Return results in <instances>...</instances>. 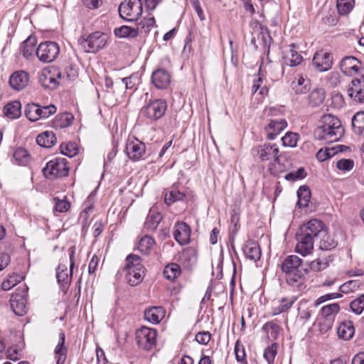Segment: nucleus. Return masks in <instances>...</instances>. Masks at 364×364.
<instances>
[{"label": "nucleus", "mask_w": 364, "mask_h": 364, "mask_svg": "<svg viewBox=\"0 0 364 364\" xmlns=\"http://www.w3.org/2000/svg\"><path fill=\"white\" fill-rule=\"evenodd\" d=\"M325 235L326 225L318 219H311L302 224L296 234V252L302 256L311 254L314 242Z\"/></svg>", "instance_id": "obj_1"}, {"label": "nucleus", "mask_w": 364, "mask_h": 364, "mask_svg": "<svg viewBox=\"0 0 364 364\" xmlns=\"http://www.w3.org/2000/svg\"><path fill=\"white\" fill-rule=\"evenodd\" d=\"M281 269L286 274V280L289 285L301 290L304 287L305 276L309 269L304 267L302 259L298 256H287L281 264Z\"/></svg>", "instance_id": "obj_2"}, {"label": "nucleus", "mask_w": 364, "mask_h": 364, "mask_svg": "<svg viewBox=\"0 0 364 364\" xmlns=\"http://www.w3.org/2000/svg\"><path fill=\"white\" fill-rule=\"evenodd\" d=\"M343 134L344 128L340 119L332 114H326L321 117L314 131V137L318 141L333 143L338 141Z\"/></svg>", "instance_id": "obj_3"}, {"label": "nucleus", "mask_w": 364, "mask_h": 364, "mask_svg": "<svg viewBox=\"0 0 364 364\" xmlns=\"http://www.w3.org/2000/svg\"><path fill=\"white\" fill-rule=\"evenodd\" d=\"M127 283L134 287L140 284L145 275V268L141 259L136 255H129L126 258V265L123 269Z\"/></svg>", "instance_id": "obj_4"}, {"label": "nucleus", "mask_w": 364, "mask_h": 364, "mask_svg": "<svg viewBox=\"0 0 364 364\" xmlns=\"http://www.w3.org/2000/svg\"><path fill=\"white\" fill-rule=\"evenodd\" d=\"M252 154L260 162H268L269 165L273 162L280 164L281 155L277 144L265 143L258 145L252 149Z\"/></svg>", "instance_id": "obj_5"}, {"label": "nucleus", "mask_w": 364, "mask_h": 364, "mask_svg": "<svg viewBox=\"0 0 364 364\" xmlns=\"http://www.w3.org/2000/svg\"><path fill=\"white\" fill-rule=\"evenodd\" d=\"M141 0H125L118 8L119 16L125 21H136L142 14Z\"/></svg>", "instance_id": "obj_6"}, {"label": "nucleus", "mask_w": 364, "mask_h": 364, "mask_svg": "<svg viewBox=\"0 0 364 364\" xmlns=\"http://www.w3.org/2000/svg\"><path fill=\"white\" fill-rule=\"evenodd\" d=\"M69 167L64 158H55L48 161L43 168L44 176L49 179L64 177L68 175Z\"/></svg>", "instance_id": "obj_7"}, {"label": "nucleus", "mask_w": 364, "mask_h": 364, "mask_svg": "<svg viewBox=\"0 0 364 364\" xmlns=\"http://www.w3.org/2000/svg\"><path fill=\"white\" fill-rule=\"evenodd\" d=\"M166 108L167 105L165 100H154L141 108L140 114L141 117L151 121H156L164 115Z\"/></svg>", "instance_id": "obj_8"}, {"label": "nucleus", "mask_w": 364, "mask_h": 364, "mask_svg": "<svg viewBox=\"0 0 364 364\" xmlns=\"http://www.w3.org/2000/svg\"><path fill=\"white\" fill-rule=\"evenodd\" d=\"M70 259V271L68 272L67 265L60 264L56 269V279L58 284L62 289L68 287L71 282L73 271L75 266V247L74 246L68 249Z\"/></svg>", "instance_id": "obj_9"}, {"label": "nucleus", "mask_w": 364, "mask_h": 364, "mask_svg": "<svg viewBox=\"0 0 364 364\" xmlns=\"http://www.w3.org/2000/svg\"><path fill=\"white\" fill-rule=\"evenodd\" d=\"M36 55L39 60L43 63H51L58 56L60 47L53 41H45L41 43L36 50Z\"/></svg>", "instance_id": "obj_10"}, {"label": "nucleus", "mask_w": 364, "mask_h": 364, "mask_svg": "<svg viewBox=\"0 0 364 364\" xmlns=\"http://www.w3.org/2000/svg\"><path fill=\"white\" fill-rule=\"evenodd\" d=\"M107 36L102 32L96 31L90 33L86 38L83 39L80 44L85 50L88 53H96L105 47L107 41Z\"/></svg>", "instance_id": "obj_11"}, {"label": "nucleus", "mask_w": 364, "mask_h": 364, "mask_svg": "<svg viewBox=\"0 0 364 364\" xmlns=\"http://www.w3.org/2000/svg\"><path fill=\"white\" fill-rule=\"evenodd\" d=\"M64 75L55 67L43 70L39 76V82L45 88L54 90L58 87Z\"/></svg>", "instance_id": "obj_12"}, {"label": "nucleus", "mask_w": 364, "mask_h": 364, "mask_svg": "<svg viewBox=\"0 0 364 364\" xmlns=\"http://www.w3.org/2000/svg\"><path fill=\"white\" fill-rule=\"evenodd\" d=\"M156 336L155 329L146 326H142L136 333V340L139 347L147 350L155 346Z\"/></svg>", "instance_id": "obj_13"}, {"label": "nucleus", "mask_w": 364, "mask_h": 364, "mask_svg": "<svg viewBox=\"0 0 364 364\" xmlns=\"http://www.w3.org/2000/svg\"><path fill=\"white\" fill-rule=\"evenodd\" d=\"M346 91L348 96L354 102L364 104V75L352 80Z\"/></svg>", "instance_id": "obj_14"}, {"label": "nucleus", "mask_w": 364, "mask_h": 364, "mask_svg": "<svg viewBox=\"0 0 364 364\" xmlns=\"http://www.w3.org/2000/svg\"><path fill=\"white\" fill-rule=\"evenodd\" d=\"M361 62L354 56L344 57L340 62V69L346 76H354L361 69Z\"/></svg>", "instance_id": "obj_15"}, {"label": "nucleus", "mask_w": 364, "mask_h": 364, "mask_svg": "<svg viewBox=\"0 0 364 364\" xmlns=\"http://www.w3.org/2000/svg\"><path fill=\"white\" fill-rule=\"evenodd\" d=\"M312 63L317 70L327 71L331 68L333 65L332 55L323 50L317 51L314 55Z\"/></svg>", "instance_id": "obj_16"}, {"label": "nucleus", "mask_w": 364, "mask_h": 364, "mask_svg": "<svg viewBox=\"0 0 364 364\" xmlns=\"http://www.w3.org/2000/svg\"><path fill=\"white\" fill-rule=\"evenodd\" d=\"M145 151L146 146L139 140H129L127 142L125 152L130 159L137 161L141 159L144 155Z\"/></svg>", "instance_id": "obj_17"}, {"label": "nucleus", "mask_w": 364, "mask_h": 364, "mask_svg": "<svg viewBox=\"0 0 364 364\" xmlns=\"http://www.w3.org/2000/svg\"><path fill=\"white\" fill-rule=\"evenodd\" d=\"M287 126L284 119H271L264 127L267 139L274 140Z\"/></svg>", "instance_id": "obj_18"}, {"label": "nucleus", "mask_w": 364, "mask_h": 364, "mask_svg": "<svg viewBox=\"0 0 364 364\" xmlns=\"http://www.w3.org/2000/svg\"><path fill=\"white\" fill-rule=\"evenodd\" d=\"M171 74L164 68L154 70L151 75V83L159 90L166 89L171 82Z\"/></svg>", "instance_id": "obj_19"}, {"label": "nucleus", "mask_w": 364, "mask_h": 364, "mask_svg": "<svg viewBox=\"0 0 364 364\" xmlns=\"http://www.w3.org/2000/svg\"><path fill=\"white\" fill-rule=\"evenodd\" d=\"M173 229V237L178 243L184 245L189 242L191 231L187 223L184 222H177Z\"/></svg>", "instance_id": "obj_20"}, {"label": "nucleus", "mask_w": 364, "mask_h": 364, "mask_svg": "<svg viewBox=\"0 0 364 364\" xmlns=\"http://www.w3.org/2000/svg\"><path fill=\"white\" fill-rule=\"evenodd\" d=\"M28 82V74L23 70H18L10 76L9 83L14 90L18 91L25 88Z\"/></svg>", "instance_id": "obj_21"}, {"label": "nucleus", "mask_w": 364, "mask_h": 364, "mask_svg": "<svg viewBox=\"0 0 364 364\" xmlns=\"http://www.w3.org/2000/svg\"><path fill=\"white\" fill-rule=\"evenodd\" d=\"M11 308L17 316H23L26 313V299L25 294H13L10 299Z\"/></svg>", "instance_id": "obj_22"}, {"label": "nucleus", "mask_w": 364, "mask_h": 364, "mask_svg": "<svg viewBox=\"0 0 364 364\" xmlns=\"http://www.w3.org/2000/svg\"><path fill=\"white\" fill-rule=\"evenodd\" d=\"M245 257L254 262L260 259L261 250L259 245L254 241H247L242 247Z\"/></svg>", "instance_id": "obj_23"}, {"label": "nucleus", "mask_w": 364, "mask_h": 364, "mask_svg": "<svg viewBox=\"0 0 364 364\" xmlns=\"http://www.w3.org/2000/svg\"><path fill=\"white\" fill-rule=\"evenodd\" d=\"M65 333L63 332H60L58 343L54 350L55 358L57 359L56 364H64L66 360L68 348L65 346Z\"/></svg>", "instance_id": "obj_24"}, {"label": "nucleus", "mask_w": 364, "mask_h": 364, "mask_svg": "<svg viewBox=\"0 0 364 364\" xmlns=\"http://www.w3.org/2000/svg\"><path fill=\"white\" fill-rule=\"evenodd\" d=\"M165 311L161 306H153L144 311V318L154 324L159 323L164 316Z\"/></svg>", "instance_id": "obj_25"}, {"label": "nucleus", "mask_w": 364, "mask_h": 364, "mask_svg": "<svg viewBox=\"0 0 364 364\" xmlns=\"http://www.w3.org/2000/svg\"><path fill=\"white\" fill-rule=\"evenodd\" d=\"M4 114L11 119L19 118L21 115V102L17 100L9 102L4 108Z\"/></svg>", "instance_id": "obj_26"}, {"label": "nucleus", "mask_w": 364, "mask_h": 364, "mask_svg": "<svg viewBox=\"0 0 364 364\" xmlns=\"http://www.w3.org/2000/svg\"><path fill=\"white\" fill-rule=\"evenodd\" d=\"M56 137L53 132L46 131L36 137L37 144L45 148H50L56 143Z\"/></svg>", "instance_id": "obj_27"}, {"label": "nucleus", "mask_w": 364, "mask_h": 364, "mask_svg": "<svg viewBox=\"0 0 364 364\" xmlns=\"http://www.w3.org/2000/svg\"><path fill=\"white\" fill-rule=\"evenodd\" d=\"M355 333V328L353 322L350 321H344L341 323L337 330L338 336L344 339H350Z\"/></svg>", "instance_id": "obj_28"}, {"label": "nucleus", "mask_w": 364, "mask_h": 364, "mask_svg": "<svg viewBox=\"0 0 364 364\" xmlns=\"http://www.w3.org/2000/svg\"><path fill=\"white\" fill-rule=\"evenodd\" d=\"M181 262L187 267H191L197 262L196 251L191 247L185 249L180 257Z\"/></svg>", "instance_id": "obj_29"}, {"label": "nucleus", "mask_w": 364, "mask_h": 364, "mask_svg": "<svg viewBox=\"0 0 364 364\" xmlns=\"http://www.w3.org/2000/svg\"><path fill=\"white\" fill-rule=\"evenodd\" d=\"M289 52L285 57V63L291 67L299 65L303 61V57L294 50L296 47L294 43L291 44Z\"/></svg>", "instance_id": "obj_30"}, {"label": "nucleus", "mask_w": 364, "mask_h": 364, "mask_svg": "<svg viewBox=\"0 0 364 364\" xmlns=\"http://www.w3.org/2000/svg\"><path fill=\"white\" fill-rule=\"evenodd\" d=\"M261 72H262V69L260 67L258 70V73H257L255 79L253 81L252 91L253 93H256L257 91H259V94L260 95L264 96V95H267V93L269 92V89L266 85H262L264 75H263V74H262Z\"/></svg>", "instance_id": "obj_31"}, {"label": "nucleus", "mask_w": 364, "mask_h": 364, "mask_svg": "<svg viewBox=\"0 0 364 364\" xmlns=\"http://www.w3.org/2000/svg\"><path fill=\"white\" fill-rule=\"evenodd\" d=\"M291 85L296 94H304L309 90V80L299 75L292 82Z\"/></svg>", "instance_id": "obj_32"}, {"label": "nucleus", "mask_w": 364, "mask_h": 364, "mask_svg": "<svg viewBox=\"0 0 364 364\" xmlns=\"http://www.w3.org/2000/svg\"><path fill=\"white\" fill-rule=\"evenodd\" d=\"M298 202L297 205L300 208L307 207L311 198V191L306 186H300L297 191Z\"/></svg>", "instance_id": "obj_33"}, {"label": "nucleus", "mask_w": 364, "mask_h": 364, "mask_svg": "<svg viewBox=\"0 0 364 364\" xmlns=\"http://www.w3.org/2000/svg\"><path fill=\"white\" fill-rule=\"evenodd\" d=\"M352 127L356 134L364 136V112H357L353 116Z\"/></svg>", "instance_id": "obj_34"}, {"label": "nucleus", "mask_w": 364, "mask_h": 364, "mask_svg": "<svg viewBox=\"0 0 364 364\" xmlns=\"http://www.w3.org/2000/svg\"><path fill=\"white\" fill-rule=\"evenodd\" d=\"M340 306L338 303H333L323 306L321 309V314L324 318L329 320V322L332 321L334 316L339 312Z\"/></svg>", "instance_id": "obj_35"}, {"label": "nucleus", "mask_w": 364, "mask_h": 364, "mask_svg": "<svg viewBox=\"0 0 364 364\" xmlns=\"http://www.w3.org/2000/svg\"><path fill=\"white\" fill-rule=\"evenodd\" d=\"M295 300H296L295 297H291V298H289V299L288 298H282L279 301V304L277 306L272 309V315L276 316V315H279L283 312L287 311L291 307V306L294 303Z\"/></svg>", "instance_id": "obj_36"}, {"label": "nucleus", "mask_w": 364, "mask_h": 364, "mask_svg": "<svg viewBox=\"0 0 364 364\" xmlns=\"http://www.w3.org/2000/svg\"><path fill=\"white\" fill-rule=\"evenodd\" d=\"M319 240V248L323 250H331L334 249L338 243L328 234V228L326 226V235L321 236Z\"/></svg>", "instance_id": "obj_37"}, {"label": "nucleus", "mask_w": 364, "mask_h": 364, "mask_svg": "<svg viewBox=\"0 0 364 364\" xmlns=\"http://www.w3.org/2000/svg\"><path fill=\"white\" fill-rule=\"evenodd\" d=\"M161 219L162 216L160 213L150 212L144 223L145 228L150 231L156 230Z\"/></svg>", "instance_id": "obj_38"}, {"label": "nucleus", "mask_w": 364, "mask_h": 364, "mask_svg": "<svg viewBox=\"0 0 364 364\" xmlns=\"http://www.w3.org/2000/svg\"><path fill=\"white\" fill-rule=\"evenodd\" d=\"M181 272L180 266L176 263H171L165 267L163 274L165 278L173 281L181 274Z\"/></svg>", "instance_id": "obj_39"}, {"label": "nucleus", "mask_w": 364, "mask_h": 364, "mask_svg": "<svg viewBox=\"0 0 364 364\" xmlns=\"http://www.w3.org/2000/svg\"><path fill=\"white\" fill-rule=\"evenodd\" d=\"M36 39L35 37L31 36L26 39L22 45V53L23 55L28 58L32 55L34 51H36Z\"/></svg>", "instance_id": "obj_40"}, {"label": "nucleus", "mask_w": 364, "mask_h": 364, "mask_svg": "<svg viewBox=\"0 0 364 364\" xmlns=\"http://www.w3.org/2000/svg\"><path fill=\"white\" fill-rule=\"evenodd\" d=\"M13 157L18 165L25 166L30 161V154L28 151L22 147H18L15 150Z\"/></svg>", "instance_id": "obj_41"}, {"label": "nucleus", "mask_w": 364, "mask_h": 364, "mask_svg": "<svg viewBox=\"0 0 364 364\" xmlns=\"http://www.w3.org/2000/svg\"><path fill=\"white\" fill-rule=\"evenodd\" d=\"M114 33L119 38H134L138 35V30L127 26L116 28Z\"/></svg>", "instance_id": "obj_42"}, {"label": "nucleus", "mask_w": 364, "mask_h": 364, "mask_svg": "<svg viewBox=\"0 0 364 364\" xmlns=\"http://www.w3.org/2000/svg\"><path fill=\"white\" fill-rule=\"evenodd\" d=\"M355 6V0H337L336 7L340 15H348Z\"/></svg>", "instance_id": "obj_43"}, {"label": "nucleus", "mask_w": 364, "mask_h": 364, "mask_svg": "<svg viewBox=\"0 0 364 364\" xmlns=\"http://www.w3.org/2000/svg\"><path fill=\"white\" fill-rule=\"evenodd\" d=\"M341 146L333 147L331 149H321L316 155V159L320 161H324L333 156L338 151H342Z\"/></svg>", "instance_id": "obj_44"}, {"label": "nucleus", "mask_w": 364, "mask_h": 364, "mask_svg": "<svg viewBox=\"0 0 364 364\" xmlns=\"http://www.w3.org/2000/svg\"><path fill=\"white\" fill-rule=\"evenodd\" d=\"M325 99V92L322 89L314 90L309 95V102L312 107L320 105Z\"/></svg>", "instance_id": "obj_45"}, {"label": "nucleus", "mask_w": 364, "mask_h": 364, "mask_svg": "<svg viewBox=\"0 0 364 364\" xmlns=\"http://www.w3.org/2000/svg\"><path fill=\"white\" fill-rule=\"evenodd\" d=\"M25 114L30 121H37L41 119L40 106L35 103L28 104L26 107Z\"/></svg>", "instance_id": "obj_46"}, {"label": "nucleus", "mask_w": 364, "mask_h": 364, "mask_svg": "<svg viewBox=\"0 0 364 364\" xmlns=\"http://www.w3.org/2000/svg\"><path fill=\"white\" fill-rule=\"evenodd\" d=\"M154 240L148 235L141 238L138 244V250L144 255H148L154 245Z\"/></svg>", "instance_id": "obj_47"}, {"label": "nucleus", "mask_w": 364, "mask_h": 364, "mask_svg": "<svg viewBox=\"0 0 364 364\" xmlns=\"http://www.w3.org/2000/svg\"><path fill=\"white\" fill-rule=\"evenodd\" d=\"M362 286V282L360 280H349L339 287V291L343 294H348L353 292Z\"/></svg>", "instance_id": "obj_48"}, {"label": "nucleus", "mask_w": 364, "mask_h": 364, "mask_svg": "<svg viewBox=\"0 0 364 364\" xmlns=\"http://www.w3.org/2000/svg\"><path fill=\"white\" fill-rule=\"evenodd\" d=\"M60 149L62 154L70 158L75 156L78 153V148L74 142L61 144Z\"/></svg>", "instance_id": "obj_49"}, {"label": "nucleus", "mask_w": 364, "mask_h": 364, "mask_svg": "<svg viewBox=\"0 0 364 364\" xmlns=\"http://www.w3.org/2000/svg\"><path fill=\"white\" fill-rule=\"evenodd\" d=\"M185 196L186 195L183 193L174 189L166 193L164 201L166 204L171 205L174 202L183 200Z\"/></svg>", "instance_id": "obj_50"}, {"label": "nucleus", "mask_w": 364, "mask_h": 364, "mask_svg": "<svg viewBox=\"0 0 364 364\" xmlns=\"http://www.w3.org/2000/svg\"><path fill=\"white\" fill-rule=\"evenodd\" d=\"M350 309L356 315H360L364 311V294H360L350 303Z\"/></svg>", "instance_id": "obj_51"}, {"label": "nucleus", "mask_w": 364, "mask_h": 364, "mask_svg": "<svg viewBox=\"0 0 364 364\" xmlns=\"http://www.w3.org/2000/svg\"><path fill=\"white\" fill-rule=\"evenodd\" d=\"M73 117L69 113H63L58 115L54 121L55 125L58 127L63 128L70 126L72 124Z\"/></svg>", "instance_id": "obj_52"}, {"label": "nucleus", "mask_w": 364, "mask_h": 364, "mask_svg": "<svg viewBox=\"0 0 364 364\" xmlns=\"http://www.w3.org/2000/svg\"><path fill=\"white\" fill-rule=\"evenodd\" d=\"M155 24V20L154 17H149L146 18H143L138 23L136 30H138V33H149L151 29L154 27Z\"/></svg>", "instance_id": "obj_53"}, {"label": "nucleus", "mask_w": 364, "mask_h": 364, "mask_svg": "<svg viewBox=\"0 0 364 364\" xmlns=\"http://www.w3.org/2000/svg\"><path fill=\"white\" fill-rule=\"evenodd\" d=\"M278 344L273 343L271 346L267 347L264 351L263 356L268 364H273L275 356L277 353Z\"/></svg>", "instance_id": "obj_54"}, {"label": "nucleus", "mask_w": 364, "mask_h": 364, "mask_svg": "<svg viewBox=\"0 0 364 364\" xmlns=\"http://www.w3.org/2000/svg\"><path fill=\"white\" fill-rule=\"evenodd\" d=\"M299 139V134L294 132H287L282 138V144L284 146L296 147L298 140Z\"/></svg>", "instance_id": "obj_55"}, {"label": "nucleus", "mask_w": 364, "mask_h": 364, "mask_svg": "<svg viewBox=\"0 0 364 364\" xmlns=\"http://www.w3.org/2000/svg\"><path fill=\"white\" fill-rule=\"evenodd\" d=\"M23 278L22 277L18 274L9 276V277L6 280L2 282L1 289L4 291H8L14 286H16L19 282H21L23 280Z\"/></svg>", "instance_id": "obj_56"}, {"label": "nucleus", "mask_w": 364, "mask_h": 364, "mask_svg": "<svg viewBox=\"0 0 364 364\" xmlns=\"http://www.w3.org/2000/svg\"><path fill=\"white\" fill-rule=\"evenodd\" d=\"M234 351L237 361L241 363L242 364H247V360L245 359L246 354L244 346L238 340L235 343Z\"/></svg>", "instance_id": "obj_57"}, {"label": "nucleus", "mask_w": 364, "mask_h": 364, "mask_svg": "<svg viewBox=\"0 0 364 364\" xmlns=\"http://www.w3.org/2000/svg\"><path fill=\"white\" fill-rule=\"evenodd\" d=\"M306 176V172L302 167L298 168L295 171H291L285 176V178L288 181H296L303 179Z\"/></svg>", "instance_id": "obj_58"}, {"label": "nucleus", "mask_w": 364, "mask_h": 364, "mask_svg": "<svg viewBox=\"0 0 364 364\" xmlns=\"http://www.w3.org/2000/svg\"><path fill=\"white\" fill-rule=\"evenodd\" d=\"M354 166V161L350 159H342L338 160L336 164V167L342 171H349L353 169Z\"/></svg>", "instance_id": "obj_59"}, {"label": "nucleus", "mask_w": 364, "mask_h": 364, "mask_svg": "<svg viewBox=\"0 0 364 364\" xmlns=\"http://www.w3.org/2000/svg\"><path fill=\"white\" fill-rule=\"evenodd\" d=\"M55 208L54 210L59 213H64L69 210L70 205L68 201L65 200H61L58 198H54Z\"/></svg>", "instance_id": "obj_60"}, {"label": "nucleus", "mask_w": 364, "mask_h": 364, "mask_svg": "<svg viewBox=\"0 0 364 364\" xmlns=\"http://www.w3.org/2000/svg\"><path fill=\"white\" fill-rule=\"evenodd\" d=\"M122 80L124 83L127 90L136 89L135 86L139 80L137 74H132L129 77L122 78Z\"/></svg>", "instance_id": "obj_61"}, {"label": "nucleus", "mask_w": 364, "mask_h": 364, "mask_svg": "<svg viewBox=\"0 0 364 364\" xmlns=\"http://www.w3.org/2000/svg\"><path fill=\"white\" fill-rule=\"evenodd\" d=\"M328 266V262L321 259H316L310 262L309 268L314 272H320Z\"/></svg>", "instance_id": "obj_62"}, {"label": "nucleus", "mask_w": 364, "mask_h": 364, "mask_svg": "<svg viewBox=\"0 0 364 364\" xmlns=\"http://www.w3.org/2000/svg\"><path fill=\"white\" fill-rule=\"evenodd\" d=\"M343 294L341 292L329 293L324 294L323 296H321L316 300V306H318L319 304L331 299L341 298Z\"/></svg>", "instance_id": "obj_63"}, {"label": "nucleus", "mask_w": 364, "mask_h": 364, "mask_svg": "<svg viewBox=\"0 0 364 364\" xmlns=\"http://www.w3.org/2000/svg\"><path fill=\"white\" fill-rule=\"evenodd\" d=\"M211 335L208 331H201L196 335V341L202 345H206L209 343Z\"/></svg>", "instance_id": "obj_64"}]
</instances>
